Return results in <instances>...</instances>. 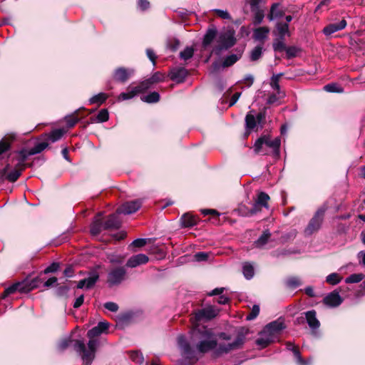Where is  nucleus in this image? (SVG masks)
I'll use <instances>...</instances> for the list:
<instances>
[{
	"mask_svg": "<svg viewBox=\"0 0 365 365\" xmlns=\"http://www.w3.org/2000/svg\"><path fill=\"white\" fill-rule=\"evenodd\" d=\"M191 340L195 343V350L201 354L212 351L215 357L227 354L232 351L240 349L242 347L245 336L242 332H239L232 342L218 343V339L224 341H230L231 336L225 332L215 334L212 329L207 327H193L190 331Z\"/></svg>",
	"mask_w": 365,
	"mask_h": 365,
	"instance_id": "nucleus-1",
	"label": "nucleus"
},
{
	"mask_svg": "<svg viewBox=\"0 0 365 365\" xmlns=\"http://www.w3.org/2000/svg\"><path fill=\"white\" fill-rule=\"evenodd\" d=\"M109 324L106 322H100L96 327L90 329L87 336L90 339L88 342V348L82 340H76L74 344V350L81 356L86 365H91L95 358L96 351L98 341L93 338L100 336L108 328Z\"/></svg>",
	"mask_w": 365,
	"mask_h": 365,
	"instance_id": "nucleus-2",
	"label": "nucleus"
},
{
	"mask_svg": "<svg viewBox=\"0 0 365 365\" xmlns=\"http://www.w3.org/2000/svg\"><path fill=\"white\" fill-rule=\"evenodd\" d=\"M281 139L279 137L272 140L268 136H262L258 138L254 145L255 153L261 155L272 154L274 157L278 158L280 155L279 148Z\"/></svg>",
	"mask_w": 365,
	"mask_h": 365,
	"instance_id": "nucleus-3",
	"label": "nucleus"
},
{
	"mask_svg": "<svg viewBox=\"0 0 365 365\" xmlns=\"http://www.w3.org/2000/svg\"><path fill=\"white\" fill-rule=\"evenodd\" d=\"M236 43L235 31L232 30H225L219 32L217 38V45L213 48V52L219 56L223 51H226L232 47Z\"/></svg>",
	"mask_w": 365,
	"mask_h": 365,
	"instance_id": "nucleus-4",
	"label": "nucleus"
},
{
	"mask_svg": "<svg viewBox=\"0 0 365 365\" xmlns=\"http://www.w3.org/2000/svg\"><path fill=\"white\" fill-rule=\"evenodd\" d=\"M219 309L213 306H208L198 309L190 319L193 327H199V323L211 320L217 315Z\"/></svg>",
	"mask_w": 365,
	"mask_h": 365,
	"instance_id": "nucleus-5",
	"label": "nucleus"
},
{
	"mask_svg": "<svg viewBox=\"0 0 365 365\" xmlns=\"http://www.w3.org/2000/svg\"><path fill=\"white\" fill-rule=\"evenodd\" d=\"M269 200V196L267 193L261 192L258 194L257 200L250 210L245 211L244 210L245 207H241L238 209V211L242 216H252L259 212L262 207L267 208Z\"/></svg>",
	"mask_w": 365,
	"mask_h": 365,
	"instance_id": "nucleus-6",
	"label": "nucleus"
},
{
	"mask_svg": "<svg viewBox=\"0 0 365 365\" xmlns=\"http://www.w3.org/2000/svg\"><path fill=\"white\" fill-rule=\"evenodd\" d=\"M127 278V271L124 267L112 268L108 272L107 284L110 287L118 286Z\"/></svg>",
	"mask_w": 365,
	"mask_h": 365,
	"instance_id": "nucleus-7",
	"label": "nucleus"
},
{
	"mask_svg": "<svg viewBox=\"0 0 365 365\" xmlns=\"http://www.w3.org/2000/svg\"><path fill=\"white\" fill-rule=\"evenodd\" d=\"M325 211L326 208L324 207H322L317 210L304 230L306 235H312L320 229L324 220Z\"/></svg>",
	"mask_w": 365,
	"mask_h": 365,
	"instance_id": "nucleus-8",
	"label": "nucleus"
},
{
	"mask_svg": "<svg viewBox=\"0 0 365 365\" xmlns=\"http://www.w3.org/2000/svg\"><path fill=\"white\" fill-rule=\"evenodd\" d=\"M265 120V113L263 112L258 113L256 115L252 111L248 113L245 117V124L247 129H253L257 125L262 128Z\"/></svg>",
	"mask_w": 365,
	"mask_h": 365,
	"instance_id": "nucleus-9",
	"label": "nucleus"
},
{
	"mask_svg": "<svg viewBox=\"0 0 365 365\" xmlns=\"http://www.w3.org/2000/svg\"><path fill=\"white\" fill-rule=\"evenodd\" d=\"M134 74V69L119 67L114 70L113 78L114 81L125 83Z\"/></svg>",
	"mask_w": 365,
	"mask_h": 365,
	"instance_id": "nucleus-10",
	"label": "nucleus"
},
{
	"mask_svg": "<svg viewBox=\"0 0 365 365\" xmlns=\"http://www.w3.org/2000/svg\"><path fill=\"white\" fill-rule=\"evenodd\" d=\"M34 287V286L29 284L25 282H16L9 286L4 290V295L8 296L15 293L16 292H19L21 293H26L33 289Z\"/></svg>",
	"mask_w": 365,
	"mask_h": 365,
	"instance_id": "nucleus-11",
	"label": "nucleus"
},
{
	"mask_svg": "<svg viewBox=\"0 0 365 365\" xmlns=\"http://www.w3.org/2000/svg\"><path fill=\"white\" fill-rule=\"evenodd\" d=\"M241 53H232L227 56L222 64L217 61L214 62L212 65L213 71L232 66L241 58Z\"/></svg>",
	"mask_w": 365,
	"mask_h": 365,
	"instance_id": "nucleus-12",
	"label": "nucleus"
},
{
	"mask_svg": "<svg viewBox=\"0 0 365 365\" xmlns=\"http://www.w3.org/2000/svg\"><path fill=\"white\" fill-rule=\"evenodd\" d=\"M307 323L308 324L312 334L317 335V330L320 327V322L317 318V313L314 310H310L304 312Z\"/></svg>",
	"mask_w": 365,
	"mask_h": 365,
	"instance_id": "nucleus-13",
	"label": "nucleus"
},
{
	"mask_svg": "<svg viewBox=\"0 0 365 365\" xmlns=\"http://www.w3.org/2000/svg\"><path fill=\"white\" fill-rule=\"evenodd\" d=\"M277 336L271 332L270 330L264 327L259 333V338L256 340V344L261 348L267 346L271 342L274 341Z\"/></svg>",
	"mask_w": 365,
	"mask_h": 365,
	"instance_id": "nucleus-14",
	"label": "nucleus"
},
{
	"mask_svg": "<svg viewBox=\"0 0 365 365\" xmlns=\"http://www.w3.org/2000/svg\"><path fill=\"white\" fill-rule=\"evenodd\" d=\"M141 202L139 200L126 202L117 209L118 214L130 215L140 209Z\"/></svg>",
	"mask_w": 365,
	"mask_h": 365,
	"instance_id": "nucleus-15",
	"label": "nucleus"
},
{
	"mask_svg": "<svg viewBox=\"0 0 365 365\" xmlns=\"http://www.w3.org/2000/svg\"><path fill=\"white\" fill-rule=\"evenodd\" d=\"M187 73V70L184 67H175L170 71L169 77L172 81L179 83L185 81Z\"/></svg>",
	"mask_w": 365,
	"mask_h": 365,
	"instance_id": "nucleus-16",
	"label": "nucleus"
},
{
	"mask_svg": "<svg viewBox=\"0 0 365 365\" xmlns=\"http://www.w3.org/2000/svg\"><path fill=\"white\" fill-rule=\"evenodd\" d=\"M178 344L184 356L191 358L195 354V349L187 341L185 336L180 335L178 337Z\"/></svg>",
	"mask_w": 365,
	"mask_h": 365,
	"instance_id": "nucleus-17",
	"label": "nucleus"
},
{
	"mask_svg": "<svg viewBox=\"0 0 365 365\" xmlns=\"http://www.w3.org/2000/svg\"><path fill=\"white\" fill-rule=\"evenodd\" d=\"M149 261V257L145 254H138L130 257L127 262L126 267L130 268H135L138 266L145 264Z\"/></svg>",
	"mask_w": 365,
	"mask_h": 365,
	"instance_id": "nucleus-18",
	"label": "nucleus"
},
{
	"mask_svg": "<svg viewBox=\"0 0 365 365\" xmlns=\"http://www.w3.org/2000/svg\"><path fill=\"white\" fill-rule=\"evenodd\" d=\"M48 144L46 142H41L36 144L33 148L29 150H22L21 154L22 155V163L25 162L28 156L34 155L41 153L44 149L48 147Z\"/></svg>",
	"mask_w": 365,
	"mask_h": 365,
	"instance_id": "nucleus-19",
	"label": "nucleus"
},
{
	"mask_svg": "<svg viewBox=\"0 0 365 365\" xmlns=\"http://www.w3.org/2000/svg\"><path fill=\"white\" fill-rule=\"evenodd\" d=\"M343 302V299L339 292L334 291L324 299V303L331 307H336Z\"/></svg>",
	"mask_w": 365,
	"mask_h": 365,
	"instance_id": "nucleus-20",
	"label": "nucleus"
},
{
	"mask_svg": "<svg viewBox=\"0 0 365 365\" xmlns=\"http://www.w3.org/2000/svg\"><path fill=\"white\" fill-rule=\"evenodd\" d=\"M118 215L117 212L110 215L103 223V230H117L120 228L121 221L118 217Z\"/></svg>",
	"mask_w": 365,
	"mask_h": 365,
	"instance_id": "nucleus-21",
	"label": "nucleus"
},
{
	"mask_svg": "<svg viewBox=\"0 0 365 365\" xmlns=\"http://www.w3.org/2000/svg\"><path fill=\"white\" fill-rule=\"evenodd\" d=\"M219 32L217 31V28L215 26H210L203 37L202 45L204 47H207L210 46L212 41L216 38H217V35Z\"/></svg>",
	"mask_w": 365,
	"mask_h": 365,
	"instance_id": "nucleus-22",
	"label": "nucleus"
},
{
	"mask_svg": "<svg viewBox=\"0 0 365 365\" xmlns=\"http://www.w3.org/2000/svg\"><path fill=\"white\" fill-rule=\"evenodd\" d=\"M346 24L345 19H342L338 23L330 24L324 28L323 33L325 36H331L334 33L344 29Z\"/></svg>",
	"mask_w": 365,
	"mask_h": 365,
	"instance_id": "nucleus-23",
	"label": "nucleus"
},
{
	"mask_svg": "<svg viewBox=\"0 0 365 365\" xmlns=\"http://www.w3.org/2000/svg\"><path fill=\"white\" fill-rule=\"evenodd\" d=\"M24 163H22V160L16 165V168L11 170L8 175L6 178L10 182H15L19 178L22 170L24 169Z\"/></svg>",
	"mask_w": 365,
	"mask_h": 365,
	"instance_id": "nucleus-24",
	"label": "nucleus"
},
{
	"mask_svg": "<svg viewBox=\"0 0 365 365\" xmlns=\"http://www.w3.org/2000/svg\"><path fill=\"white\" fill-rule=\"evenodd\" d=\"M265 327L270 330L275 336H277L280 331L285 328V326L282 321L276 320L269 323Z\"/></svg>",
	"mask_w": 365,
	"mask_h": 365,
	"instance_id": "nucleus-25",
	"label": "nucleus"
},
{
	"mask_svg": "<svg viewBox=\"0 0 365 365\" xmlns=\"http://www.w3.org/2000/svg\"><path fill=\"white\" fill-rule=\"evenodd\" d=\"M269 29L267 27L262 26L255 29L253 31V38L256 41H262L267 38Z\"/></svg>",
	"mask_w": 365,
	"mask_h": 365,
	"instance_id": "nucleus-26",
	"label": "nucleus"
},
{
	"mask_svg": "<svg viewBox=\"0 0 365 365\" xmlns=\"http://www.w3.org/2000/svg\"><path fill=\"white\" fill-rule=\"evenodd\" d=\"M128 92H123L118 96V101H127L133 98L135 96H136L138 94H139L138 91L135 87H130L129 86L128 88Z\"/></svg>",
	"mask_w": 365,
	"mask_h": 365,
	"instance_id": "nucleus-27",
	"label": "nucleus"
},
{
	"mask_svg": "<svg viewBox=\"0 0 365 365\" xmlns=\"http://www.w3.org/2000/svg\"><path fill=\"white\" fill-rule=\"evenodd\" d=\"M180 223L183 227H191L196 225L195 218L189 213L184 214L180 218Z\"/></svg>",
	"mask_w": 365,
	"mask_h": 365,
	"instance_id": "nucleus-28",
	"label": "nucleus"
},
{
	"mask_svg": "<svg viewBox=\"0 0 365 365\" xmlns=\"http://www.w3.org/2000/svg\"><path fill=\"white\" fill-rule=\"evenodd\" d=\"M102 230H103V223L98 217H96L91 225L90 232L92 235H98Z\"/></svg>",
	"mask_w": 365,
	"mask_h": 365,
	"instance_id": "nucleus-29",
	"label": "nucleus"
},
{
	"mask_svg": "<svg viewBox=\"0 0 365 365\" xmlns=\"http://www.w3.org/2000/svg\"><path fill=\"white\" fill-rule=\"evenodd\" d=\"M160 94L156 91H153L147 95L142 96L140 100L147 103H155L160 101Z\"/></svg>",
	"mask_w": 365,
	"mask_h": 365,
	"instance_id": "nucleus-30",
	"label": "nucleus"
},
{
	"mask_svg": "<svg viewBox=\"0 0 365 365\" xmlns=\"http://www.w3.org/2000/svg\"><path fill=\"white\" fill-rule=\"evenodd\" d=\"M271 233L268 230L263 232L262 235L255 242V246L259 248L263 247L268 242Z\"/></svg>",
	"mask_w": 365,
	"mask_h": 365,
	"instance_id": "nucleus-31",
	"label": "nucleus"
},
{
	"mask_svg": "<svg viewBox=\"0 0 365 365\" xmlns=\"http://www.w3.org/2000/svg\"><path fill=\"white\" fill-rule=\"evenodd\" d=\"M99 279V274L97 272L89 273L88 276L85 278L86 289L92 288Z\"/></svg>",
	"mask_w": 365,
	"mask_h": 365,
	"instance_id": "nucleus-32",
	"label": "nucleus"
},
{
	"mask_svg": "<svg viewBox=\"0 0 365 365\" xmlns=\"http://www.w3.org/2000/svg\"><path fill=\"white\" fill-rule=\"evenodd\" d=\"M283 12L279 9V4H274L270 9V13L268 15V19L272 21L276 19L280 18L282 16Z\"/></svg>",
	"mask_w": 365,
	"mask_h": 365,
	"instance_id": "nucleus-33",
	"label": "nucleus"
},
{
	"mask_svg": "<svg viewBox=\"0 0 365 365\" xmlns=\"http://www.w3.org/2000/svg\"><path fill=\"white\" fill-rule=\"evenodd\" d=\"M108 98V95L104 93H99L92 96L89 100V104H98L103 103Z\"/></svg>",
	"mask_w": 365,
	"mask_h": 365,
	"instance_id": "nucleus-34",
	"label": "nucleus"
},
{
	"mask_svg": "<svg viewBox=\"0 0 365 365\" xmlns=\"http://www.w3.org/2000/svg\"><path fill=\"white\" fill-rule=\"evenodd\" d=\"M242 273L247 279H251L255 274L252 264L249 262H245L242 266Z\"/></svg>",
	"mask_w": 365,
	"mask_h": 365,
	"instance_id": "nucleus-35",
	"label": "nucleus"
},
{
	"mask_svg": "<svg viewBox=\"0 0 365 365\" xmlns=\"http://www.w3.org/2000/svg\"><path fill=\"white\" fill-rule=\"evenodd\" d=\"M285 284L288 288L294 289L302 284V282L297 277H290L286 279Z\"/></svg>",
	"mask_w": 365,
	"mask_h": 365,
	"instance_id": "nucleus-36",
	"label": "nucleus"
},
{
	"mask_svg": "<svg viewBox=\"0 0 365 365\" xmlns=\"http://www.w3.org/2000/svg\"><path fill=\"white\" fill-rule=\"evenodd\" d=\"M106 257L108 260L112 264H122L124 261V257L123 256L112 252L107 253Z\"/></svg>",
	"mask_w": 365,
	"mask_h": 365,
	"instance_id": "nucleus-37",
	"label": "nucleus"
},
{
	"mask_svg": "<svg viewBox=\"0 0 365 365\" xmlns=\"http://www.w3.org/2000/svg\"><path fill=\"white\" fill-rule=\"evenodd\" d=\"M342 279V277L337 273L334 272L327 276L326 282L331 285L339 284Z\"/></svg>",
	"mask_w": 365,
	"mask_h": 365,
	"instance_id": "nucleus-38",
	"label": "nucleus"
},
{
	"mask_svg": "<svg viewBox=\"0 0 365 365\" xmlns=\"http://www.w3.org/2000/svg\"><path fill=\"white\" fill-rule=\"evenodd\" d=\"M65 133V131L63 129H55L51 132V133L48 135V139L52 142L54 143L58 140H60L63 134Z\"/></svg>",
	"mask_w": 365,
	"mask_h": 365,
	"instance_id": "nucleus-39",
	"label": "nucleus"
},
{
	"mask_svg": "<svg viewBox=\"0 0 365 365\" xmlns=\"http://www.w3.org/2000/svg\"><path fill=\"white\" fill-rule=\"evenodd\" d=\"M364 274L361 273L352 274L348 277H346L344 281L346 284L358 283L360 282L362 279H364Z\"/></svg>",
	"mask_w": 365,
	"mask_h": 365,
	"instance_id": "nucleus-40",
	"label": "nucleus"
},
{
	"mask_svg": "<svg viewBox=\"0 0 365 365\" xmlns=\"http://www.w3.org/2000/svg\"><path fill=\"white\" fill-rule=\"evenodd\" d=\"M277 29L280 38H284L286 34L289 35V25L287 23H277Z\"/></svg>",
	"mask_w": 365,
	"mask_h": 365,
	"instance_id": "nucleus-41",
	"label": "nucleus"
},
{
	"mask_svg": "<svg viewBox=\"0 0 365 365\" xmlns=\"http://www.w3.org/2000/svg\"><path fill=\"white\" fill-rule=\"evenodd\" d=\"M153 85L150 82L149 78H147L139 83V85L135 86L138 91L139 93H143L146 90L151 88Z\"/></svg>",
	"mask_w": 365,
	"mask_h": 365,
	"instance_id": "nucleus-42",
	"label": "nucleus"
},
{
	"mask_svg": "<svg viewBox=\"0 0 365 365\" xmlns=\"http://www.w3.org/2000/svg\"><path fill=\"white\" fill-rule=\"evenodd\" d=\"M254 13L253 24L256 25L260 24L264 17V11L262 9L252 11Z\"/></svg>",
	"mask_w": 365,
	"mask_h": 365,
	"instance_id": "nucleus-43",
	"label": "nucleus"
},
{
	"mask_svg": "<svg viewBox=\"0 0 365 365\" xmlns=\"http://www.w3.org/2000/svg\"><path fill=\"white\" fill-rule=\"evenodd\" d=\"M282 75V73H278L276 75H273L272 77L271 78V83H270L271 87L273 89L277 91L278 95L281 94L279 81V78Z\"/></svg>",
	"mask_w": 365,
	"mask_h": 365,
	"instance_id": "nucleus-44",
	"label": "nucleus"
},
{
	"mask_svg": "<svg viewBox=\"0 0 365 365\" xmlns=\"http://www.w3.org/2000/svg\"><path fill=\"white\" fill-rule=\"evenodd\" d=\"M194 54V49L192 47L187 46L180 53V58L187 61L190 59Z\"/></svg>",
	"mask_w": 365,
	"mask_h": 365,
	"instance_id": "nucleus-45",
	"label": "nucleus"
},
{
	"mask_svg": "<svg viewBox=\"0 0 365 365\" xmlns=\"http://www.w3.org/2000/svg\"><path fill=\"white\" fill-rule=\"evenodd\" d=\"M324 90L329 93H342L343 88L336 83H329L324 86Z\"/></svg>",
	"mask_w": 365,
	"mask_h": 365,
	"instance_id": "nucleus-46",
	"label": "nucleus"
},
{
	"mask_svg": "<svg viewBox=\"0 0 365 365\" xmlns=\"http://www.w3.org/2000/svg\"><path fill=\"white\" fill-rule=\"evenodd\" d=\"M150 82L153 85L158 83L159 82L164 81L165 79V76L164 73L157 71L154 73L151 77L149 78Z\"/></svg>",
	"mask_w": 365,
	"mask_h": 365,
	"instance_id": "nucleus-47",
	"label": "nucleus"
},
{
	"mask_svg": "<svg viewBox=\"0 0 365 365\" xmlns=\"http://www.w3.org/2000/svg\"><path fill=\"white\" fill-rule=\"evenodd\" d=\"M263 48L262 46H257L251 51L250 59L253 61L258 60L262 54Z\"/></svg>",
	"mask_w": 365,
	"mask_h": 365,
	"instance_id": "nucleus-48",
	"label": "nucleus"
},
{
	"mask_svg": "<svg viewBox=\"0 0 365 365\" xmlns=\"http://www.w3.org/2000/svg\"><path fill=\"white\" fill-rule=\"evenodd\" d=\"M286 46L284 43V38H279L273 43V48L274 51L281 52L286 50Z\"/></svg>",
	"mask_w": 365,
	"mask_h": 365,
	"instance_id": "nucleus-49",
	"label": "nucleus"
},
{
	"mask_svg": "<svg viewBox=\"0 0 365 365\" xmlns=\"http://www.w3.org/2000/svg\"><path fill=\"white\" fill-rule=\"evenodd\" d=\"M130 359L136 364H142L144 361L143 356L138 351H133L130 352Z\"/></svg>",
	"mask_w": 365,
	"mask_h": 365,
	"instance_id": "nucleus-50",
	"label": "nucleus"
},
{
	"mask_svg": "<svg viewBox=\"0 0 365 365\" xmlns=\"http://www.w3.org/2000/svg\"><path fill=\"white\" fill-rule=\"evenodd\" d=\"M97 121L99 123L106 122L109 119V113L107 109H102L97 115Z\"/></svg>",
	"mask_w": 365,
	"mask_h": 365,
	"instance_id": "nucleus-51",
	"label": "nucleus"
},
{
	"mask_svg": "<svg viewBox=\"0 0 365 365\" xmlns=\"http://www.w3.org/2000/svg\"><path fill=\"white\" fill-rule=\"evenodd\" d=\"M213 12H215L218 17L226 19V20H231L232 17L230 13L227 10H222L218 9H215L212 10Z\"/></svg>",
	"mask_w": 365,
	"mask_h": 365,
	"instance_id": "nucleus-52",
	"label": "nucleus"
},
{
	"mask_svg": "<svg viewBox=\"0 0 365 365\" xmlns=\"http://www.w3.org/2000/svg\"><path fill=\"white\" fill-rule=\"evenodd\" d=\"M259 313V307L257 304H255L252 307L251 312L247 315L246 319L247 321L253 320L258 316Z\"/></svg>",
	"mask_w": 365,
	"mask_h": 365,
	"instance_id": "nucleus-53",
	"label": "nucleus"
},
{
	"mask_svg": "<svg viewBox=\"0 0 365 365\" xmlns=\"http://www.w3.org/2000/svg\"><path fill=\"white\" fill-rule=\"evenodd\" d=\"M75 341L71 340L70 338L64 339L58 344V349L60 350H64L67 347H68L71 344H72L73 347L74 348V344Z\"/></svg>",
	"mask_w": 365,
	"mask_h": 365,
	"instance_id": "nucleus-54",
	"label": "nucleus"
},
{
	"mask_svg": "<svg viewBox=\"0 0 365 365\" xmlns=\"http://www.w3.org/2000/svg\"><path fill=\"white\" fill-rule=\"evenodd\" d=\"M286 53L288 58H292L297 56L299 49L296 46H289L286 48Z\"/></svg>",
	"mask_w": 365,
	"mask_h": 365,
	"instance_id": "nucleus-55",
	"label": "nucleus"
},
{
	"mask_svg": "<svg viewBox=\"0 0 365 365\" xmlns=\"http://www.w3.org/2000/svg\"><path fill=\"white\" fill-rule=\"evenodd\" d=\"M293 354L296 360V362L298 365H307V363L306 361H304L301 354L300 352L297 349H293Z\"/></svg>",
	"mask_w": 365,
	"mask_h": 365,
	"instance_id": "nucleus-56",
	"label": "nucleus"
},
{
	"mask_svg": "<svg viewBox=\"0 0 365 365\" xmlns=\"http://www.w3.org/2000/svg\"><path fill=\"white\" fill-rule=\"evenodd\" d=\"M65 120L67 126L72 128L79 121V118L73 115H68L65 118Z\"/></svg>",
	"mask_w": 365,
	"mask_h": 365,
	"instance_id": "nucleus-57",
	"label": "nucleus"
},
{
	"mask_svg": "<svg viewBox=\"0 0 365 365\" xmlns=\"http://www.w3.org/2000/svg\"><path fill=\"white\" fill-rule=\"evenodd\" d=\"M264 2L265 0H249L251 11L261 9L260 4Z\"/></svg>",
	"mask_w": 365,
	"mask_h": 365,
	"instance_id": "nucleus-58",
	"label": "nucleus"
},
{
	"mask_svg": "<svg viewBox=\"0 0 365 365\" xmlns=\"http://www.w3.org/2000/svg\"><path fill=\"white\" fill-rule=\"evenodd\" d=\"M208 258V254L204 252H197L194 255V259L196 262H203L206 261Z\"/></svg>",
	"mask_w": 365,
	"mask_h": 365,
	"instance_id": "nucleus-59",
	"label": "nucleus"
},
{
	"mask_svg": "<svg viewBox=\"0 0 365 365\" xmlns=\"http://www.w3.org/2000/svg\"><path fill=\"white\" fill-rule=\"evenodd\" d=\"M147 243V239L145 238H138L132 242L130 246L135 247H142L145 246Z\"/></svg>",
	"mask_w": 365,
	"mask_h": 365,
	"instance_id": "nucleus-60",
	"label": "nucleus"
},
{
	"mask_svg": "<svg viewBox=\"0 0 365 365\" xmlns=\"http://www.w3.org/2000/svg\"><path fill=\"white\" fill-rule=\"evenodd\" d=\"M59 268V264L57 262H53L51 264H50L48 267H47L45 270L44 273H52L56 272Z\"/></svg>",
	"mask_w": 365,
	"mask_h": 365,
	"instance_id": "nucleus-61",
	"label": "nucleus"
},
{
	"mask_svg": "<svg viewBox=\"0 0 365 365\" xmlns=\"http://www.w3.org/2000/svg\"><path fill=\"white\" fill-rule=\"evenodd\" d=\"M104 307L106 309H107L108 310L113 312H115L118 309V305L116 303L113 302H108L105 303Z\"/></svg>",
	"mask_w": 365,
	"mask_h": 365,
	"instance_id": "nucleus-62",
	"label": "nucleus"
},
{
	"mask_svg": "<svg viewBox=\"0 0 365 365\" xmlns=\"http://www.w3.org/2000/svg\"><path fill=\"white\" fill-rule=\"evenodd\" d=\"M180 46V41L178 39H173L168 43V47L173 51H175L178 49Z\"/></svg>",
	"mask_w": 365,
	"mask_h": 365,
	"instance_id": "nucleus-63",
	"label": "nucleus"
},
{
	"mask_svg": "<svg viewBox=\"0 0 365 365\" xmlns=\"http://www.w3.org/2000/svg\"><path fill=\"white\" fill-rule=\"evenodd\" d=\"M69 289L66 286H61L56 290V295L59 297L65 296L67 294Z\"/></svg>",
	"mask_w": 365,
	"mask_h": 365,
	"instance_id": "nucleus-64",
	"label": "nucleus"
}]
</instances>
